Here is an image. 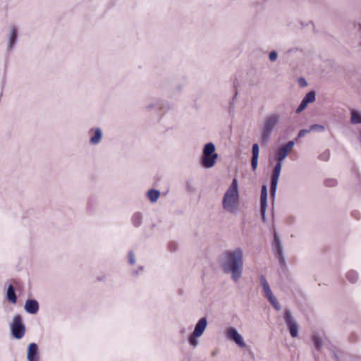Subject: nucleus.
Masks as SVG:
<instances>
[{
	"instance_id": "9b49d317",
	"label": "nucleus",
	"mask_w": 361,
	"mask_h": 361,
	"mask_svg": "<svg viewBox=\"0 0 361 361\" xmlns=\"http://www.w3.org/2000/svg\"><path fill=\"white\" fill-rule=\"evenodd\" d=\"M27 360L29 361H38V348L37 344L32 343L29 345L27 349Z\"/></svg>"
},
{
	"instance_id": "cd10ccee",
	"label": "nucleus",
	"mask_w": 361,
	"mask_h": 361,
	"mask_svg": "<svg viewBox=\"0 0 361 361\" xmlns=\"http://www.w3.org/2000/svg\"><path fill=\"white\" fill-rule=\"evenodd\" d=\"M324 126H322L321 125H312L310 127V130H320V131H322V130H324Z\"/></svg>"
},
{
	"instance_id": "a878e982",
	"label": "nucleus",
	"mask_w": 361,
	"mask_h": 361,
	"mask_svg": "<svg viewBox=\"0 0 361 361\" xmlns=\"http://www.w3.org/2000/svg\"><path fill=\"white\" fill-rule=\"evenodd\" d=\"M197 337V336H194V334H192V335L189 338V342L193 346H195L197 344V341L196 339Z\"/></svg>"
},
{
	"instance_id": "393cba45",
	"label": "nucleus",
	"mask_w": 361,
	"mask_h": 361,
	"mask_svg": "<svg viewBox=\"0 0 361 361\" xmlns=\"http://www.w3.org/2000/svg\"><path fill=\"white\" fill-rule=\"evenodd\" d=\"M337 184V181L335 179H329L325 181V185L328 187H334Z\"/></svg>"
},
{
	"instance_id": "dca6fc26",
	"label": "nucleus",
	"mask_w": 361,
	"mask_h": 361,
	"mask_svg": "<svg viewBox=\"0 0 361 361\" xmlns=\"http://www.w3.org/2000/svg\"><path fill=\"white\" fill-rule=\"evenodd\" d=\"M274 247H275V249H276V253H277L279 257H281V256H282V247H281V245L280 239H279V236L276 234H274Z\"/></svg>"
},
{
	"instance_id": "9d476101",
	"label": "nucleus",
	"mask_w": 361,
	"mask_h": 361,
	"mask_svg": "<svg viewBox=\"0 0 361 361\" xmlns=\"http://www.w3.org/2000/svg\"><path fill=\"white\" fill-rule=\"evenodd\" d=\"M315 100V94L314 92H308L303 98L300 106L297 109V112L299 113L304 110L309 103L313 102Z\"/></svg>"
},
{
	"instance_id": "2eb2a0df",
	"label": "nucleus",
	"mask_w": 361,
	"mask_h": 361,
	"mask_svg": "<svg viewBox=\"0 0 361 361\" xmlns=\"http://www.w3.org/2000/svg\"><path fill=\"white\" fill-rule=\"evenodd\" d=\"M7 298L13 304L17 301L15 290L12 285H10L7 289Z\"/></svg>"
},
{
	"instance_id": "6ab92c4d",
	"label": "nucleus",
	"mask_w": 361,
	"mask_h": 361,
	"mask_svg": "<svg viewBox=\"0 0 361 361\" xmlns=\"http://www.w3.org/2000/svg\"><path fill=\"white\" fill-rule=\"evenodd\" d=\"M160 195V192L156 190H149L147 192V197L152 202H156Z\"/></svg>"
},
{
	"instance_id": "c85d7f7f",
	"label": "nucleus",
	"mask_w": 361,
	"mask_h": 361,
	"mask_svg": "<svg viewBox=\"0 0 361 361\" xmlns=\"http://www.w3.org/2000/svg\"><path fill=\"white\" fill-rule=\"evenodd\" d=\"M277 59V53L275 51H271L269 54V59L271 61H274Z\"/></svg>"
},
{
	"instance_id": "0eeeda50",
	"label": "nucleus",
	"mask_w": 361,
	"mask_h": 361,
	"mask_svg": "<svg viewBox=\"0 0 361 361\" xmlns=\"http://www.w3.org/2000/svg\"><path fill=\"white\" fill-rule=\"evenodd\" d=\"M261 283L262 286L263 291L264 293V295L266 298L268 299L269 302L273 305V307L276 310L280 309V305L279 302L277 301V299L274 295L273 293L271 292V290L269 287V285L266 280L265 277L264 276H261L260 277Z\"/></svg>"
},
{
	"instance_id": "4468645a",
	"label": "nucleus",
	"mask_w": 361,
	"mask_h": 361,
	"mask_svg": "<svg viewBox=\"0 0 361 361\" xmlns=\"http://www.w3.org/2000/svg\"><path fill=\"white\" fill-rule=\"evenodd\" d=\"M207 326V320L205 318H202L199 320L195 326V330L192 334L194 336H200L204 332Z\"/></svg>"
},
{
	"instance_id": "b1692460",
	"label": "nucleus",
	"mask_w": 361,
	"mask_h": 361,
	"mask_svg": "<svg viewBox=\"0 0 361 361\" xmlns=\"http://www.w3.org/2000/svg\"><path fill=\"white\" fill-rule=\"evenodd\" d=\"M252 157H259V146L257 144H254L252 145Z\"/></svg>"
},
{
	"instance_id": "aec40b11",
	"label": "nucleus",
	"mask_w": 361,
	"mask_h": 361,
	"mask_svg": "<svg viewBox=\"0 0 361 361\" xmlns=\"http://www.w3.org/2000/svg\"><path fill=\"white\" fill-rule=\"evenodd\" d=\"M346 277L350 282L354 283L357 281L358 276L355 271H350L347 273Z\"/></svg>"
},
{
	"instance_id": "f8f14e48",
	"label": "nucleus",
	"mask_w": 361,
	"mask_h": 361,
	"mask_svg": "<svg viewBox=\"0 0 361 361\" xmlns=\"http://www.w3.org/2000/svg\"><path fill=\"white\" fill-rule=\"evenodd\" d=\"M267 204V189L266 185H262L260 196L261 214L264 217Z\"/></svg>"
},
{
	"instance_id": "39448f33",
	"label": "nucleus",
	"mask_w": 361,
	"mask_h": 361,
	"mask_svg": "<svg viewBox=\"0 0 361 361\" xmlns=\"http://www.w3.org/2000/svg\"><path fill=\"white\" fill-rule=\"evenodd\" d=\"M279 121V116L277 114H271L269 116L264 123V130L262 133V140L266 142L269 137L274 128Z\"/></svg>"
},
{
	"instance_id": "2f4dec72",
	"label": "nucleus",
	"mask_w": 361,
	"mask_h": 361,
	"mask_svg": "<svg viewBox=\"0 0 361 361\" xmlns=\"http://www.w3.org/2000/svg\"><path fill=\"white\" fill-rule=\"evenodd\" d=\"M298 83L301 87H305L307 85V82L304 78H300L298 80Z\"/></svg>"
},
{
	"instance_id": "423d86ee",
	"label": "nucleus",
	"mask_w": 361,
	"mask_h": 361,
	"mask_svg": "<svg viewBox=\"0 0 361 361\" xmlns=\"http://www.w3.org/2000/svg\"><path fill=\"white\" fill-rule=\"evenodd\" d=\"M11 328L15 338L20 339L23 337L25 332V327L22 323L20 315L17 314L13 317Z\"/></svg>"
},
{
	"instance_id": "f03ea898",
	"label": "nucleus",
	"mask_w": 361,
	"mask_h": 361,
	"mask_svg": "<svg viewBox=\"0 0 361 361\" xmlns=\"http://www.w3.org/2000/svg\"><path fill=\"white\" fill-rule=\"evenodd\" d=\"M294 145V142L293 141H289L285 145L280 147L276 154V159L277 160V164L274 168L273 173L271 175V195L274 197L276 193V190L277 187V183L279 180V178L281 173V166H282V161L288 156V154L290 152Z\"/></svg>"
},
{
	"instance_id": "412c9836",
	"label": "nucleus",
	"mask_w": 361,
	"mask_h": 361,
	"mask_svg": "<svg viewBox=\"0 0 361 361\" xmlns=\"http://www.w3.org/2000/svg\"><path fill=\"white\" fill-rule=\"evenodd\" d=\"M142 216L140 214H135L133 216V224L135 226H139L141 224Z\"/></svg>"
},
{
	"instance_id": "a211bd4d",
	"label": "nucleus",
	"mask_w": 361,
	"mask_h": 361,
	"mask_svg": "<svg viewBox=\"0 0 361 361\" xmlns=\"http://www.w3.org/2000/svg\"><path fill=\"white\" fill-rule=\"evenodd\" d=\"M102 138V131L99 128H97L94 130V135L92 136L90 139V142L92 144L96 145L99 143Z\"/></svg>"
},
{
	"instance_id": "ddd939ff",
	"label": "nucleus",
	"mask_w": 361,
	"mask_h": 361,
	"mask_svg": "<svg viewBox=\"0 0 361 361\" xmlns=\"http://www.w3.org/2000/svg\"><path fill=\"white\" fill-rule=\"evenodd\" d=\"M25 310L30 314H35L39 310L38 302L35 300H27L25 305Z\"/></svg>"
},
{
	"instance_id": "7c9ffc66",
	"label": "nucleus",
	"mask_w": 361,
	"mask_h": 361,
	"mask_svg": "<svg viewBox=\"0 0 361 361\" xmlns=\"http://www.w3.org/2000/svg\"><path fill=\"white\" fill-rule=\"evenodd\" d=\"M311 130H301L299 133H298V137H303L305 136V135H306L307 133H309Z\"/></svg>"
},
{
	"instance_id": "6e6552de",
	"label": "nucleus",
	"mask_w": 361,
	"mask_h": 361,
	"mask_svg": "<svg viewBox=\"0 0 361 361\" xmlns=\"http://www.w3.org/2000/svg\"><path fill=\"white\" fill-rule=\"evenodd\" d=\"M226 335L228 338L233 340L235 343L241 348L245 347V344L243 341L242 336L238 333L234 328H230L227 330Z\"/></svg>"
},
{
	"instance_id": "c756f323",
	"label": "nucleus",
	"mask_w": 361,
	"mask_h": 361,
	"mask_svg": "<svg viewBox=\"0 0 361 361\" xmlns=\"http://www.w3.org/2000/svg\"><path fill=\"white\" fill-rule=\"evenodd\" d=\"M129 262L131 264H134L135 262V256L133 255V253L132 252H130L129 253Z\"/></svg>"
},
{
	"instance_id": "4be33fe9",
	"label": "nucleus",
	"mask_w": 361,
	"mask_h": 361,
	"mask_svg": "<svg viewBox=\"0 0 361 361\" xmlns=\"http://www.w3.org/2000/svg\"><path fill=\"white\" fill-rule=\"evenodd\" d=\"M16 37H17V31L16 29H13L11 34V37H10V46L11 47L14 44V42L16 39Z\"/></svg>"
},
{
	"instance_id": "f257e3e1",
	"label": "nucleus",
	"mask_w": 361,
	"mask_h": 361,
	"mask_svg": "<svg viewBox=\"0 0 361 361\" xmlns=\"http://www.w3.org/2000/svg\"><path fill=\"white\" fill-rule=\"evenodd\" d=\"M226 260L223 264L224 271L231 272L232 279L237 281L241 276L243 270V252L240 248L224 254Z\"/></svg>"
},
{
	"instance_id": "1a4fd4ad",
	"label": "nucleus",
	"mask_w": 361,
	"mask_h": 361,
	"mask_svg": "<svg viewBox=\"0 0 361 361\" xmlns=\"http://www.w3.org/2000/svg\"><path fill=\"white\" fill-rule=\"evenodd\" d=\"M285 320L288 324L290 334L292 337H296L298 336V326L296 323L293 319L290 313L289 312H286L285 314Z\"/></svg>"
},
{
	"instance_id": "7ed1b4c3",
	"label": "nucleus",
	"mask_w": 361,
	"mask_h": 361,
	"mask_svg": "<svg viewBox=\"0 0 361 361\" xmlns=\"http://www.w3.org/2000/svg\"><path fill=\"white\" fill-rule=\"evenodd\" d=\"M238 181L234 178L224 196V208L229 212H235L238 206Z\"/></svg>"
},
{
	"instance_id": "bb28decb",
	"label": "nucleus",
	"mask_w": 361,
	"mask_h": 361,
	"mask_svg": "<svg viewBox=\"0 0 361 361\" xmlns=\"http://www.w3.org/2000/svg\"><path fill=\"white\" fill-rule=\"evenodd\" d=\"M258 157H252L251 159V165L253 170H255L257 166Z\"/></svg>"
},
{
	"instance_id": "5701e85b",
	"label": "nucleus",
	"mask_w": 361,
	"mask_h": 361,
	"mask_svg": "<svg viewBox=\"0 0 361 361\" xmlns=\"http://www.w3.org/2000/svg\"><path fill=\"white\" fill-rule=\"evenodd\" d=\"M312 339H313V342L314 343L315 347L317 349H319L322 346V339L319 337L316 336H314Z\"/></svg>"
},
{
	"instance_id": "f3484780",
	"label": "nucleus",
	"mask_w": 361,
	"mask_h": 361,
	"mask_svg": "<svg viewBox=\"0 0 361 361\" xmlns=\"http://www.w3.org/2000/svg\"><path fill=\"white\" fill-rule=\"evenodd\" d=\"M350 121L353 124L361 123V114L355 110H352Z\"/></svg>"
},
{
	"instance_id": "473e14b6",
	"label": "nucleus",
	"mask_w": 361,
	"mask_h": 361,
	"mask_svg": "<svg viewBox=\"0 0 361 361\" xmlns=\"http://www.w3.org/2000/svg\"><path fill=\"white\" fill-rule=\"evenodd\" d=\"M320 157H321V159H322V160H325V161L328 160V159L329 157V152H326V153L322 154L320 156Z\"/></svg>"
},
{
	"instance_id": "20e7f679",
	"label": "nucleus",
	"mask_w": 361,
	"mask_h": 361,
	"mask_svg": "<svg viewBox=\"0 0 361 361\" xmlns=\"http://www.w3.org/2000/svg\"><path fill=\"white\" fill-rule=\"evenodd\" d=\"M217 158L218 154L215 153L214 145L212 142L206 144L201 159L202 165L205 168H211L215 164Z\"/></svg>"
}]
</instances>
